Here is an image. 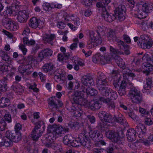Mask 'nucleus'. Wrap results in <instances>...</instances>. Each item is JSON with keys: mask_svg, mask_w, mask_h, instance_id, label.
<instances>
[{"mask_svg": "<svg viewBox=\"0 0 153 153\" xmlns=\"http://www.w3.org/2000/svg\"><path fill=\"white\" fill-rule=\"evenodd\" d=\"M107 114L103 120L104 122L106 123H111L115 122L114 116L113 117L111 114L108 113Z\"/></svg>", "mask_w": 153, "mask_h": 153, "instance_id": "obj_48", "label": "nucleus"}, {"mask_svg": "<svg viewBox=\"0 0 153 153\" xmlns=\"http://www.w3.org/2000/svg\"><path fill=\"white\" fill-rule=\"evenodd\" d=\"M29 24L30 27L36 28L38 26V20L36 17H32L30 19Z\"/></svg>", "mask_w": 153, "mask_h": 153, "instance_id": "obj_35", "label": "nucleus"}, {"mask_svg": "<svg viewBox=\"0 0 153 153\" xmlns=\"http://www.w3.org/2000/svg\"><path fill=\"white\" fill-rule=\"evenodd\" d=\"M55 37L54 34H45L43 35V40L45 43H48L53 45V43L52 41Z\"/></svg>", "mask_w": 153, "mask_h": 153, "instance_id": "obj_23", "label": "nucleus"}, {"mask_svg": "<svg viewBox=\"0 0 153 153\" xmlns=\"http://www.w3.org/2000/svg\"><path fill=\"white\" fill-rule=\"evenodd\" d=\"M6 27L7 29L10 31H14L18 29L19 26L16 23L11 20L9 23L7 25Z\"/></svg>", "mask_w": 153, "mask_h": 153, "instance_id": "obj_31", "label": "nucleus"}, {"mask_svg": "<svg viewBox=\"0 0 153 153\" xmlns=\"http://www.w3.org/2000/svg\"><path fill=\"white\" fill-rule=\"evenodd\" d=\"M0 56L8 64L11 63L12 60L9 56L8 55L7 53L2 50L0 51Z\"/></svg>", "mask_w": 153, "mask_h": 153, "instance_id": "obj_30", "label": "nucleus"}, {"mask_svg": "<svg viewBox=\"0 0 153 153\" xmlns=\"http://www.w3.org/2000/svg\"><path fill=\"white\" fill-rule=\"evenodd\" d=\"M62 129V126L56 124L49 125L48 127V130L51 133L50 134L55 135L61 134Z\"/></svg>", "mask_w": 153, "mask_h": 153, "instance_id": "obj_9", "label": "nucleus"}, {"mask_svg": "<svg viewBox=\"0 0 153 153\" xmlns=\"http://www.w3.org/2000/svg\"><path fill=\"white\" fill-rule=\"evenodd\" d=\"M23 42L25 44L28 46L33 45L35 44V42L33 39L29 40L27 37H24L23 39Z\"/></svg>", "mask_w": 153, "mask_h": 153, "instance_id": "obj_52", "label": "nucleus"}, {"mask_svg": "<svg viewBox=\"0 0 153 153\" xmlns=\"http://www.w3.org/2000/svg\"><path fill=\"white\" fill-rule=\"evenodd\" d=\"M111 0H98V2L96 4L97 7L101 10L102 13L103 11L107 10L106 6L110 2Z\"/></svg>", "mask_w": 153, "mask_h": 153, "instance_id": "obj_17", "label": "nucleus"}, {"mask_svg": "<svg viewBox=\"0 0 153 153\" xmlns=\"http://www.w3.org/2000/svg\"><path fill=\"white\" fill-rule=\"evenodd\" d=\"M41 126L40 124H38L35 127L31 132V137L33 140H37L42 135V132L41 131Z\"/></svg>", "mask_w": 153, "mask_h": 153, "instance_id": "obj_10", "label": "nucleus"}, {"mask_svg": "<svg viewBox=\"0 0 153 153\" xmlns=\"http://www.w3.org/2000/svg\"><path fill=\"white\" fill-rule=\"evenodd\" d=\"M6 128H7V126L6 122L4 120L0 122V131H3Z\"/></svg>", "mask_w": 153, "mask_h": 153, "instance_id": "obj_62", "label": "nucleus"}, {"mask_svg": "<svg viewBox=\"0 0 153 153\" xmlns=\"http://www.w3.org/2000/svg\"><path fill=\"white\" fill-rule=\"evenodd\" d=\"M114 119L115 122L120 123L124 126H127L128 125V123L126 122L125 117L122 114H120L118 117L114 116Z\"/></svg>", "mask_w": 153, "mask_h": 153, "instance_id": "obj_24", "label": "nucleus"}, {"mask_svg": "<svg viewBox=\"0 0 153 153\" xmlns=\"http://www.w3.org/2000/svg\"><path fill=\"white\" fill-rule=\"evenodd\" d=\"M86 92L88 95H89L91 96H95L97 93V90L90 87H88L86 89Z\"/></svg>", "mask_w": 153, "mask_h": 153, "instance_id": "obj_45", "label": "nucleus"}, {"mask_svg": "<svg viewBox=\"0 0 153 153\" xmlns=\"http://www.w3.org/2000/svg\"><path fill=\"white\" fill-rule=\"evenodd\" d=\"M72 137L70 135H66L65 136L63 139V142L66 145L71 144L72 142Z\"/></svg>", "mask_w": 153, "mask_h": 153, "instance_id": "obj_47", "label": "nucleus"}, {"mask_svg": "<svg viewBox=\"0 0 153 153\" xmlns=\"http://www.w3.org/2000/svg\"><path fill=\"white\" fill-rule=\"evenodd\" d=\"M110 95V100H115L117 97V94L116 92L113 91L112 90V91L109 93Z\"/></svg>", "mask_w": 153, "mask_h": 153, "instance_id": "obj_61", "label": "nucleus"}, {"mask_svg": "<svg viewBox=\"0 0 153 153\" xmlns=\"http://www.w3.org/2000/svg\"><path fill=\"white\" fill-rule=\"evenodd\" d=\"M137 44L139 47L144 49H149L152 46L153 42L152 39L146 35L140 36Z\"/></svg>", "mask_w": 153, "mask_h": 153, "instance_id": "obj_5", "label": "nucleus"}, {"mask_svg": "<svg viewBox=\"0 0 153 153\" xmlns=\"http://www.w3.org/2000/svg\"><path fill=\"white\" fill-rule=\"evenodd\" d=\"M55 139V137L53 136H52V135L49 134V135L48 136L45 135L44 136L42 139V143L45 145V146L47 147H50V146L51 143L54 142V141Z\"/></svg>", "mask_w": 153, "mask_h": 153, "instance_id": "obj_16", "label": "nucleus"}, {"mask_svg": "<svg viewBox=\"0 0 153 153\" xmlns=\"http://www.w3.org/2000/svg\"><path fill=\"white\" fill-rule=\"evenodd\" d=\"M85 102L86 103L85 107H89L93 111L99 109L101 106L98 102L96 100H92L90 102L87 100H85Z\"/></svg>", "mask_w": 153, "mask_h": 153, "instance_id": "obj_12", "label": "nucleus"}, {"mask_svg": "<svg viewBox=\"0 0 153 153\" xmlns=\"http://www.w3.org/2000/svg\"><path fill=\"white\" fill-rule=\"evenodd\" d=\"M100 100L103 102L106 103L108 107L111 109H114L115 108L114 103L113 101L110 100L109 99H105L103 97H100Z\"/></svg>", "mask_w": 153, "mask_h": 153, "instance_id": "obj_29", "label": "nucleus"}, {"mask_svg": "<svg viewBox=\"0 0 153 153\" xmlns=\"http://www.w3.org/2000/svg\"><path fill=\"white\" fill-rule=\"evenodd\" d=\"M4 121H6L8 123H11L12 122V120L11 115L7 113L6 114L4 117Z\"/></svg>", "mask_w": 153, "mask_h": 153, "instance_id": "obj_56", "label": "nucleus"}, {"mask_svg": "<svg viewBox=\"0 0 153 153\" xmlns=\"http://www.w3.org/2000/svg\"><path fill=\"white\" fill-rule=\"evenodd\" d=\"M130 85V89L129 92V96L131 98L132 102L135 103H140L142 100V97L140 94V92L134 87L133 86L131 82H128Z\"/></svg>", "mask_w": 153, "mask_h": 153, "instance_id": "obj_3", "label": "nucleus"}, {"mask_svg": "<svg viewBox=\"0 0 153 153\" xmlns=\"http://www.w3.org/2000/svg\"><path fill=\"white\" fill-rule=\"evenodd\" d=\"M55 68L54 65L52 63L45 64L43 67V69L44 71L47 72L53 70Z\"/></svg>", "mask_w": 153, "mask_h": 153, "instance_id": "obj_38", "label": "nucleus"}, {"mask_svg": "<svg viewBox=\"0 0 153 153\" xmlns=\"http://www.w3.org/2000/svg\"><path fill=\"white\" fill-rule=\"evenodd\" d=\"M85 100L82 97H78L77 98H71V101L72 103L77 105H78L80 106L83 105L85 106Z\"/></svg>", "mask_w": 153, "mask_h": 153, "instance_id": "obj_21", "label": "nucleus"}, {"mask_svg": "<svg viewBox=\"0 0 153 153\" xmlns=\"http://www.w3.org/2000/svg\"><path fill=\"white\" fill-rule=\"evenodd\" d=\"M71 145L74 147H78L81 145V140L79 139V135L78 138L76 140H72Z\"/></svg>", "mask_w": 153, "mask_h": 153, "instance_id": "obj_46", "label": "nucleus"}, {"mask_svg": "<svg viewBox=\"0 0 153 153\" xmlns=\"http://www.w3.org/2000/svg\"><path fill=\"white\" fill-rule=\"evenodd\" d=\"M11 88L17 94H20L23 92L24 89L22 86L16 82L13 83Z\"/></svg>", "mask_w": 153, "mask_h": 153, "instance_id": "obj_28", "label": "nucleus"}, {"mask_svg": "<svg viewBox=\"0 0 153 153\" xmlns=\"http://www.w3.org/2000/svg\"><path fill=\"white\" fill-rule=\"evenodd\" d=\"M114 59L118 66L123 69L122 72L123 78L128 79L129 78H130V79H132L133 77L135 76V74L132 73L128 67L126 68L125 62L123 59L118 56H116L114 57Z\"/></svg>", "mask_w": 153, "mask_h": 153, "instance_id": "obj_1", "label": "nucleus"}, {"mask_svg": "<svg viewBox=\"0 0 153 153\" xmlns=\"http://www.w3.org/2000/svg\"><path fill=\"white\" fill-rule=\"evenodd\" d=\"M78 105L76 104H73L71 102H66V108L68 110L73 113L76 108Z\"/></svg>", "mask_w": 153, "mask_h": 153, "instance_id": "obj_36", "label": "nucleus"}, {"mask_svg": "<svg viewBox=\"0 0 153 153\" xmlns=\"http://www.w3.org/2000/svg\"><path fill=\"white\" fill-rule=\"evenodd\" d=\"M78 106H77L74 110L73 114L76 117H79L80 116L82 113V111L79 106H81L78 105Z\"/></svg>", "mask_w": 153, "mask_h": 153, "instance_id": "obj_54", "label": "nucleus"}, {"mask_svg": "<svg viewBox=\"0 0 153 153\" xmlns=\"http://www.w3.org/2000/svg\"><path fill=\"white\" fill-rule=\"evenodd\" d=\"M108 38H111V39H110V40H112L114 41H115L116 39H118L116 36L115 32L112 30H111L108 32Z\"/></svg>", "mask_w": 153, "mask_h": 153, "instance_id": "obj_58", "label": "nucleus"}, {"mask_svg": "<svg viewBox=\"0 0 153 153\" xmlns=\"http://www.w3.org/2000/svg\"><path fill=\"white\" fill-rule=\"evenodd\" d=\"M54 78L55 80L57 82L63 83L64 79L63 78V75H54Z\"/></svg>", "mask_w": 153, "mask_h": 153, "instance_id": "obj_57", "label": "nucleus"}, {"mask_svg": "<svg viewBox=\"0 0 153 153\" xmlns=\"http://www.w3.org/2000/svg\"><path fill=\"white\" fill-rule=\"evenodd\" d=\"M110 53L112 54V57L114 59L116 56H117V55L120 53V51L118 49H116L112 46H110L109 48Z\"/></svg>", "mask_w": 153, "mask_h": 153, "instance_id": "obj_50", "label": "nucleus"}, {"mask_svg": "<svg viewBox=\"0 0 153 153\" xmlns=\"http://www.w3.org/2000/svg\"><path fill=\"white\" fill-rule=\"evenodd\" d=\"M102 56L100 53H97L92 58L93 62L95 63H97L100 60H102Z\"/></svg>", "mask_w": 153, "mask_h": 153, "instance_id": "obj_55", "label": "nucleus"}, {"mask_svg": "<svg viewBox=\"0 0 153 153\" xmlns=\"http://www.w3.org/2000/svg\"><path fill=\"white\" fill-rule=\"evenodd\" d=\"M98 134V131L95 130L91 131L89 132V136L95 142H98V139L95 137V134Z\"/></svg>", "mask_w": 153, "mask_h": 153, "instance_id": "obj_49", "label": "nucleus"}, {"mask_svg": "<svg viewBox=\"0 0 153 153\" xmlns=\"http://www.w3.org/2000/svg\"><path fill=\"white\" fill-rule=\"evenodd\" d=\"M115 15L116 17H118L119 21L123 20L126 15V8L124 5H119L115 11Z\"/></svg>", "mask_w": 153, "mask_h": 153, "instance_id": "obj_7", "label": "nucleus"}, {"mask_svg": "<svg viewBox=\"0 0 153 153\" xmlns=\"http://www.w3.org/2000/svg\"><path fill=\"white\" fill-rule=\"evenodd\" d=\"M7 89V86L5 81L0 80V92L6 91Z\"/></svg>", "mask_w": 153, "mask_h": 153, "instance_id": "obj_53", "label": "nucleus"}, {"mask_svg": "<svg viewBox=\"0 0 153 153\" xmlns=\"http://www.w3.org/2000/svg\"><path fill=\"white\" fill-rule=\"evenodd\" d=\"M100 93L103 96L107 97L108 96L109 93L112 91V89L105 86H100L97 87Z\"/></svg>", "mask_w": 153, "mask_h": 153, "instance_id": "obj_25", "label": "nucleus"}, {"mask_svg": "<svg viewBox=\"0 0 153 153\" xmlns=\"http://www.w3.org/2000/svg\"><path fill=\"white\" fill-rule=\"evenodd\" d=\"M100 44L101 43H99L97 42H95V41L93 39H90L89 41L88 42L87 47L88 49H90L91 48H94Z\"/></svg>", "mask_w": 153, "mask_h": 153, "instance_id": "obj_40", "label": "nucleus"}, {"mask_svg": "<svg viewBox=\"0 0 153 153\" xmlns=\"http://www.w3.org/2000/svg\"><path fill=\"white\" fill-rule=\"evenodd\" d=\"M48 107L49 108L53 111L57 110L58 106L56 103V100L51 98L50 99L48 102Z\"/></svg>", "mask_w": 153, "mask_h": 153, "instance_id": "obj_32", "label": "nucleus"}, {"mask_svg": "<svg viewBox=\"0 0 153 153\" xmlns=\"http://www.w3.org/2000/svg\"><path fill=\"white\" fill-rule=\"evenodd\" d=\"M121 81L120 79H119L118 81H114L113 84L114 87L116 88L118 91L119 95L121 96L125 95L126 94V83L130 82L129 79H131L130 78H129L128 79H125Z\"/></svg>", "mask_w": 153, "mask_h": 153, "instance_id": "obj_2", "label": "nucleus"}, {"mask_svg": "<svg viewBox=\"0 0 153 153\" xmlns=\"http://www.w3.org/2000/svg\"><path fill=\"white\" fill-rule=\"evenodd\" d=\"M102 60L105 63H108L110 62L111 60V58L107 53H105L103 56H102Z\"/></svg>", "mask_w": 153, "mask_h": 153, "instance_id": "obj_59", "label": "nucleus"}, {"mask_svg": "<svg viewBox=\"0 0 153 153\" xmlns=\"http://www.w3.org/2000/svg\"><path fill=\"white\" fill-rule=\"evenodd\" d=\"M135 131L139 135V137L141 138L145 135L146 129L143 124L139 123L136 126Z\"/></svg>", "mask_w": 153, "mask_h": 153, "instance_id": "obj_15", "label": "nucleus"}, {"mask_svg": "<svg viewBox=\"0 0 153 153\" xmlns=\"http://www.w3.org/2000/svg\"><path fill=\"white\" fill-rule=\"evenodd\" d=\"M68 124L69 127L74 131L77 130L79 129V125L78 122H70Z\"/></svg>", "mask_w": 153, "mask_h": 153, "instance_id": "obj_43", "label": "nucleus"}, {"mask_svg": "<svg viewBox=\"0 0 153 153\" xmlns=\"http://www.w3.org/2000/svg\"><path fill=\"white\" fill-rule=\"evenodd\" d=\"M142 59L144 62L142 65V71L147 75L149 74L150 65H153V57L152 54L149 53L145 54L143 56Z\"/></svg>", "mask_w": 153, "mask_h": 153, "instance_id": "obj_4", "label": "nucleus"}, {"mask_svg": "<svg viewBox=\"0 0 153 153\" xmlns=\"http://www.w3.org/2000/svg\"><path fill=\"white\" fill-rule=\"evenodd\" d=\"M68 55H65V53H64L63 55L61 54H58V59L59 61H62L63 59H68Z\"/></svg>", "mask_w": 153, "mask_h": 153, "instance_id": "obj_64", "label": "nucleus"}, {"mask_svg": "<svg viewBox=\"0 0 153 153\" xmlns=\"http://www.w3.org/2000/svg\"><path fill=\"white\" fill-rule=\"evenodd\" d=\"M0 69L1 71H10L13 74L16 68L13 67L12 65L10 64L8 65H4Z\"/></svg>", "mask_w": 153, "mask_h": 153, "instance_id": "obj_34", "label": "nucleus"}, {"mask_svg": "<svg viewBox=\"0 0 153 153\" xmlns=\"http://www.w3.org/2000/svg\"><path fill=\"white\" fill-rule=\"evenodd\" d=\"M26 71V75H28L33 72V69L29 63L24 64Z\"/></svg>", "mask_w": 153, "mask_h": 153, "instance_id": "obj_44", "label": "nucleus"}, {"mask_svg": "<svg viewBox=\"0 0 153 153\" xmlns=\"http://www.w3.org/2000/svg\"><path fill=\"white\" fill-rule=\"evenodd\" d=\"M81 81L83 84L88 86H90L94 83L93 77L90 74L82 76L81 78Z\"/></svg>", "mask_w": 153, "mask_h": 153, "instance_id": "obj_13", "label": "nucleus"}, {"mask_svg": "<svg viewBox=\"0 0 153 153\" xmlns=\"http://www.w3.org/2000/svg\"><path fill=\"white\" fill-rule=\"evenodd\" d=\"M139 7L142 8V10L146 13L150 12L153 9V4L148 3H143L141 2V3L139 4Z\"/></svg>", "mask_w": 153, "mask_h": 153, "instance_id": "obj_18", "label": "nucleus"}, {"mask_svg": "<svg viewBox=\"0 0 153 153\" xmlns=\"http://www.w3.org/2000/svg\"><path fill=\"white\" fill-rule=\"evenodd\" d=\"M100 36L96 31H92L90 33V39H93L99 43H101V39L100 37Z\"/></svg>", "mask_w": 153, "mask_h": 153, "instance_id": "obj_26", "label": "nucleus"}, {"mask_svg": "<svg viewBox=\"0 0 153 153\" xmlns=\"http://www.w3.org/2000/svg\"><path fill=\"white\" fill-rule=\"evenodd\" d=\"M97 87L106 86L107 85L108 81L107 77L103 73H101L97 78Z\"/></svg>", "mask_w": 153, "mask_h": 153, "instance_id": "obj_11", "label": "nucleus"}, {"mask_svg": "<svg viewBox=\"0 0 153 153\" xmlns=\"http://www.w3.org/2000/svg\"><path fill=\"white\" fill-rule=\"evenodd\" d=\"M79 139L81 140V145H83L85 148L89 149L91 147L92 143L91 142L90 140L85 134H79Z\"/></svg>", "mask_w": 153, "mask_h": 153, "instance_id": "obj_8", "label": "nucleus"}, {"mask_svg": "<svg viewBox=\"0 0 153 153\" xmlns=\"http://www.w3.org/2000/svg\"><path fill=\"white\" fill-rule=\"evenodd\" d=\"M126 136L128 141L132 142L134 141L136 138V134L134 128L129 129L127 132Z\"/></svg>", "mask_w": 153, "mask_h": 153, "instance_id": "obj_19", "label": "nucleus"}, {"mask_svg": "<svg viewBox=\"0 0 153 153\" xmlns=\"http://www.w3.org/2000/svg\"><path fill=\"white\" fill-rule=\"evenodd\" d=\"M117 42L118 47L122 50H124L128 48V46L126 45L123 41L119 39H117L115 41Z\"/></svg>", "mask_w": 153, "mask_h": 153, "instance_id": "obj_39", "label": "nucleus"}, {"mask_svg": "<svg viewBox=\"0 0 153 153\" xmlns=\"http://www.w3.org/2000/svg\"><path fill=\"white\" fill-rule=\"evenodd\" d=\"M12 140L15 143H17L21 139V134L20 132H15Z\"/></svg>", "mask_w": 153, "mask_h": 153, "instance_id": "obj_42", "label": "nucleus"}, {"mask_svg": "<svg viewBox=\"0 0 153 153\" xmlns=\"http://www.w3.org/2000/svg\"><path fill=\"white\" fill-rule=\"evenodd\" d=\"M150 22L148 21L143 20L139 22L138 24L144 30H145L150 27Z\"/></svg>", "mask_w": 153, "mask_h": 153, "instance_id": "obj_37", "label": "nucleus"}, {"mask_svg": "<svg viewBox=\"0 0 153 153\" xmlns=\"http://www.w3.org/2000/svg\"><path fill=\"white\" fill-rule=\"evenodd\" d=\"M52 51L49 49H46L42 50L41 52L39 55L38 58L40 59V61L42 60L45 57L51 56L52 55Z\"/></svg>", "mask_w": 153, "mask_h": 153, "instance_id": "obj_22", "label": "nucleus"}, {"mask_svg": "<svg viewBox=\"0 0 153 153\" xmlns=\"http://www.w3.org/2000/svg\"><path fill=\"white\" fill-rule=\"evenodd\" d=\"M29 17V14L25 10L19 11L17 16V19L21 23L25 22Z\"/></svg>", "mask_w": 153, "mask_h": 153, "instance_id": "obj_14", "label": "nucleus"}, {"mask_svg": "<svg viewBox=\"0 0 153 153\" xmlns=\"http://www.w3.org/2000/svg\"><path fill=\"white\" fill-rule=\"evenodd\" d=\"M2 20V23L3 25L5 27L7 26V25L12 20L8 18V17L4 18L3 17Z\"/></svg>", "mask_w": 153, "mask_h": 153, "instance_id": "obj_63", "label": "nucleus"}, {"mask_svg": "<svg viewBox=\"0 0 153 153\" xmlns=\"http://www.w3.org/2000/svg\"><path fill=\"white\" fill-rule=\"evenodd\" d=\"M140 59L136 57L134 58L131 64L132 67H136L137 66L140 64Z\"/></svg>", "mask_w": 153, "mask_h": 153, "instance_id": "obj_60", "label": "nucleus"}, {"mask_svg": "<svg viewBox=\"0 0 153 153\" xmlns=\"http://www.w3.org/2000/svg\"><path fill=\"white\" fill-rule=\"evenodd\" d=\"M36 57L34 56L30 55L28 56L26 59L27 63H30L31 64H34V66H36L37 64V61L36 60Z\"/></svg>", "mask_w": 153, "mask_h": 153, "instance_id": "obj_41", "label": "nucleus"}, {"mask_svg": "<svg viewBox=\"0 0 153 153\" xmlns=\"http://www.w3.org/2000/svg\"><path fill=\"white\" fill-rule=\"evenodd\" d=\"M102 14V16L106 21L111 22L115 20L116 17L113 14H110L108 13L107 10L103 11Z\"/></svg>", "mask_w": 153, "mask_h": 153, "instance_id": "obj_20", "label": "nucleus"}, {"mask_svg": "<svg viewBox=\"0 0 153 153\" xmlns=\"http://www.w3.org/2000/svg\"><path fill=\"white\" fill-rule=\"evenodd\" d=\"M74 19L72 20L71 23L67 24L68 26L72 29L75 30L76 26H79L80 25V21L79 18L76 16L74 17Z\"/></svg>", "mask_w": 153, "mask_h": 153, "instance_id": "obj_27", "label": "nucleus"}, {"mask_svg": "<svg viewBox=\"0 0 153 153\" xmlns=\"http://www.w3.org/2000/svg\"><path fill=\"white\" fill-rule=\"evenodd\" d=\"M106 137L112 142L118 143L120 137L119 133L112 130H108L105 132Z\"/></svg>", "mask_w": 153, "mask_h": 153, "instance_id": "obj_6", "label": "nucleus"}, {"mask_svg": "<svg viewBox=\"0 0 153 153\" xmlns=\"http://www.w3.org/2000/svg\"><path fill=\"white\" fill-rule=\"evenodd\" d=\"M4 140V145L6 147H10L13 145L12 140L10 138L5 137Z\"/></svg>", "mask_w": 153, "mask_h": 153, "instance_id": "obj_51", "label": "nucleus"}, {"mask_svg": "<svg viewBox=\"0 0 153 153\" xmlns=\"http://www.w3.org/2000/svg\"><path fill=\"white\" fill-rule=\"evenodd\" d=\"M10 101L9 99L3 97L0 98V107H6L10 105Z\"/></svg>", "mask_w": 153, "mask_h": 153, "instance_id": "obj_33", "label": "nucleus"}]
</instances>
